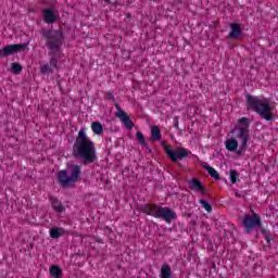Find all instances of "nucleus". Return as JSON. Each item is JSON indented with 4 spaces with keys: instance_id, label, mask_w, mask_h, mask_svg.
Segmentation results:
<instances>
[{
    "instance_id": "nucleus-1",
    "label": "nucleus",
    "mask_w": 278,
    "mask_h": 278,
    "mask_svg": "<svg viewBox=\"0 0 278 278\" xmlns=\"http://www.w3.org/2000/svg\"><path fill=\"white\" fill-rule=\"evenodd\" d=\"M41 36L45 38L46 47L50 50V64H43L40 67L41 75H49V73H53V68H58V53H60V49H62V45H64V31L62 29H41Z\"/></svg>"
},
{
    "instance_id": "nucleus-2",
    "label": "nucleus",
    "mask_w": 278,
    "mask_h": 278,
    "mask_svg": "<svg viewBox=\"0 0 278 278\" xmlns=\"http://www.w3.org/2000/svg\"><path fill=\"white\" fill-rule=\"evenodd\" d=\"M72 155L75 160H79L84 166L94 164L99 157L97 156V148L94 142L86 135V129L81 128L75 139Z\"/></svg>"
},
{
    "instance_id": "nucleus-3",
    "label": "nucleus",
    "mask_w": 278,
    "mask_h": 278,
    "mask_svg": "<svg viewBox=\"0 0 278 278\" xmlns=\"http://www.w3.org/2000/svg\"><path fill=\"white\" fill-rule=\"evenodd\" d=\"M245 99L248 110L257 113L264 121H268L270 123L275 121L273 108L270 106L268 99H261L260 97L251 96L250 93L245 96Z\"/></svg>"
},
{
    "instance_id": "nucleus-4",
    "label": "nucleus",
    "mask_w": 278,
    "mask_h": 278,
    "mask_svg": "<svg viewBox=\"0 0 278 278\" xmlns=\"http://www.w3.org/2000/svg\"><path fill=\"white\" fill-rule=\"evenodd\" d=\"M81 179V165L72 164L67 169L60 170L58 181L64 189L73 188Z\"/></svg>"
},
{
    "instance_id": "nucleus-5",
    "label": "nucleus",
    "mask_w": 278,
    "mask_h": 278,
    "mask_svg": "<svg viewBox=\"0 0 278 278\" xmlns=\"http://www.w3.org/2000/svg\"><path fill=\"white\" fill-rule=\"evenodd\" d=\"M140 211L148 216H154V218H162L165 223H173L177 220V213L170 207H162L157 204H142Z\"/></svg>"
},
{
    "instance_id": "nucleus-6",
    "label": "nucleus",
    "mask_w": 278,
    "mask_h": 278,
    "mask_svg": "<svg viewBox=\"0 0 278 278\" xmlns=\"http://www.w3.org/2000/svg\"><path fill=\"white\" fill-rule=\"evenodd\" d=\"M238 123L239 127L237 128V138H239V140H242L240 149L237 151L238 155H240L241 153H244V151H247V144L249 143L250 138L249 127L251 126V123L247 117H241Z\"/></svg>"
},
{
    "instance_id": "nucleus-7",
    "label": "nucleus",
    "mask_w": 278,
    "mask_h": 278,
    "mask_svg": "<svg viewBox=\"0 0 278 278\" xmlns=\"http://www.w3.org/2000/svg\"><path fill=\"white\" fill-rule=\"evenodd\" d=\"M161 147H163L167 157H169L174 164H179V160H186V157L192 155V151L184 147H179L176 150L170 149V146H167L165 141L161 142Z\"/></svg>"
},
{
    "instance_id": "nucleus-8",
    "label": "nucleus",
    "mask_w": 278,
    "mask_h": 278,
    "mask_svg": "<svg viewBox=\"0 0 278 278\" xmlns=\"http://www.w3.org/2000/svg\"><path fill=\"white\" fill-rule=\"evenodd\" d=\"M242 227H244L247 233H251L256 227L263 229L262 218H260L257 213H253L252 215L247 214L242 219Z\"/></svg>"
},
{
    "instance_id": "nucleus-9",
    "label": "nucleus",
    "mask_w": 278,
    "mask_h": 278,
    "mask_svg": "<svg viewBox=\"0 0 278 278\" xmlns=\"http://www.w3.org/2000/svg\"><path fill=\"white\" fill-rule=\"evenodd\" d=\"M27 45L28 43H15L5 46L0 49V58H8L9 55H14L21 51H25V49H27Z\"/></svg>"
},
{
    "instance_id": "nucleus-10",
    "label": "nucleus",
    "mask_w": 278,
    "mask_h": 278,
    "mask_svg": "<svg viewBox=\"0 0 278 278\" xmlns=\"http://www.w3.org/2000/svg\"><path fill=\"white\" fill-rule=\"evenodd\" d=\"M115 108L117 110L115 116L119 118L121 123H123L126 129H134V122L131 121L129 115L125 111L121 110V106L118 104H115Z\"/></svg>"
},
{
    "instance_id": "nucleus-11",
    "label": "nucleus",
    "mask_w": 278,
    "mask_h": 278,
    "mask_svg": "<svg viewBox=\"0 0 278 278\" xmlns=\"http://www.w3.org/2000/svg\"><path fill=\"white\" fill-rule=\"evenodd\" d=\"M230 29L231 31L228 34V38L231 40H238L242 36V24L231 23Z\"/></svg>"
},
{
    "instance_id": "nucleus-12",
    "label": "nucleus",
    "mask_w": 278,
    "mask_h": 278,
    "mask_svg": "<svg viewBox=\"0 0 278 278\" xmlns=\"http://www.w3.org/2000/svg\"><path fill=\"white\" fill-rule=\"evenodd\" d=\"M49 201H50L51 206L54 210V212L62 214V212H64V210H66V207H64V204H62V202L58 198L50 195Z\"/></svg>"
},
{
    "instance_id": "nucleus-13",
    "label": "nucleus",
    "mask_w": 278,
    "mask_h": 278,
    "mask_svg": "<svg viewBox=\"0 0 278 278\" xmlns=\"http://www.w3.org/2000/svg\"><path fill=\"white\" fill-rule=\"evenodd\" d=\"M189 186L191 190H197L198 192H201L202 194H207V189L203 187V184H201V180L198 178H193L191 181H189Z\"/></svg>"
},
{
    "instance_id": "nucleus-14",
    "label": "nucleus",
    "mask_w": 278,
    "mask_h": 278,
    "mask_svg": "<svg viewBox=\"0 0 278 278\" xmlns=\"http://www.w3.org/2000/svg\"><path fill=\"white\" fill-rule=\"evenodd\" d=\"M55 13L51 9H43V21L48 23V25L53 24L56 21Z\"/></svg>"
},
{
    "instance_id": "nucleus-15",
    "label": "nucleus",
    "mask_w": 278,
    "mask_h": 278,
    "mask_svg": "<svg viewBox=\"0 0 278 278\" xmlns=\"http://www.w3.org/2000/svg\"><path fill=\"white\" fill-rule=\"evenodd\" d=\"M162 140V131L160 130V126H152L151 127V141L157 142Z\"/></svg>"
},
{
    "instance_id": "nucleus-16",
    "label": "nucleus",
    "mask_w": 278,
    "mask_h": 278,
    "mask_svg": "<svg viewBox=\"0 0 278 278\" xmlns=\"http://www.w3.org/2000/svg\"><path fill=\"white\" fill-rule=\"evenodd\" d=\"M137 140L141 147H144L148 151V153H151V147H149V142H147V139L144 138V135L140 131H137Z\"/></svg>"
},
{
    "instance_id": "nucleus-17",
    "label": "nucleus",
    "mask_w": 278,
    "mask_h": 278,
    "mask_svg": "<svg viewBox=\"0 0 278 278\" xmlns=\"http://www.w3.org/2000/svg\"><path fill=\"white\" fill-rule=\"evenodd\" d=\"M203 168L205 170H207L208 175H211L213 177V179H215L216 181L220 180V175L218 174V172L216 169H214V167H212L207 163H205L203 165Z\"/></svg>"
},
{
    "instance_id": "nucleus-18",
    "label": "nucleus",
    "mask_w": 278,
    "mask_h": 278,
    "mask_svg": "<svg viewBox=\"0 0 278 278\" xmlns=\"http://www.w3.org/2000/svg\"><path fill=\"white\" fill-rule=\"evenodd\" d=\"M161 278H173V269H170V265L164 264L161 267Z\"/></svg>"
},
{
    "instance_id": "nucleus-19",
    "label": "nucleus",
    "mask_w": 278,
    "mask_h": 278,
    "mask_svg": "<svg viewBox=\"0 0 278 278\" xmlns=\"http://www.w3.org/2000/svg\"><path fill=\"white\" fill-rule=\"evenodd\" d=\"M50 275L53 278H62V268L59 265H52L50 267Z\"/></svg>"
},
{
    "instance_id": "nucleus-20",
    "label": "nucleus",
    "mask_w": 278,
    "mask_h": 278,
    "mask_svg": "<svg viewBox=\"0 0 278 278\" xmlns=\"http://www.w3.org/2000/svg\"><path fill=\"white\" fill-rule=\"evenodd\" d=\"M91 129L96 136H101V134H103V125L100 122H93L91 124Z\"/></svg>"
},
{
    "instance_id": "nucleus-21",
    "label": "nucleus",
    "mask_w": 278,
    "mask_h": 278,
    "mask_svg": "<svg viewBox=\"0 0 278 278\" xmlns=\"http://www.w3.org/2000/svg\"><path fill=\"white\" fill-rule=\"evenodd\" d=\"M227 151H236L238 149V140L231 138L226 141Z\"/></svg>"
},
{
    "instance_id": "nucleus-22",
    "label": "nucleus",
    "mask_w": 278,
    "mask_h": 278,
    "mask_svg": "<svg viewBox=\"0 0 278 278\" xmlns=\"http://www.w3.org/2000/svg\"><path fill=\"white\" fill-rule=\"evenodd\" d=\"M64 229L62 228H51L50 229V237L53 238V240H58L62 236V232Z\"/></svg>"
},
{
    "instance_id": "nucleus-23",
    "label": "nucleus",
    "mask_w": 278,
    "mask_h": 278,
    "mask_svg": "<svg viewBox=\"0 0 278 278\" xmlns=\"http://www.w3.org/2000/svg\"><path fill=\"white\" fill-rule=\"evenodd\" d=\"M11 71L15 75H21V73H23V65H21L20 63H12Z\"/></svg>"
},
{
    "instance_id": "nucleus-24",
    "label": "nucleus",
    "mask_w": 278,
    "mask_h": 278,
    "mask_svg": "<svg viewBox=\"0 0 278 278\" xmlns=\"http://www.w3.org/2000/svg\"><path fill=\"white\" fill-rule=\"evenodd\" d=\"M199 203L206 210V212H212V204H208L207 201L200 199Z\"/></svg>"
},
{
    "instance_id": "nucleus-25",
    "label": "nucleus",
    "mask_w": 278,
    "mask_h": 278,
    "mask_svg": "<svg viewBox=\"0 0 278 278\" xmlns=\"http://www.w3.org/2000/svg\"><path fill=\"white\" fill-rule=\"evenodd\" d=\"M261 233L264 236L267 244H270V232L266 230L265 228H261Z\"/></svg>"
},
{
    "instance_id": "nucleus-26",
    "label": "nucleus",
    "mask_w": 278,
    "mask_h": 278,
    "mask_svg": "<svg viewBox=\"0 0 278 278\" xmlns=\"http://www.w3.org/2000/svg\"><path fill=\"white\" fill-rule=\"evenodd\" d=\"M230 181L231 184H236L238 181V170L236 169L230 170Z\"/></svg>"
},
{
    "instance_id": "nucleus-27",
    "label": "nucleus",
    "mask_w": 278,
    "mask_h": 278,
    "mask_svg": "<svg viewBox=\"0 0 278 278\" xmlns=\"http://www.w3.org/2000/svg\"><path fill=\"white\" fill-rule=\"evenodd\" d=\"M175 124H174V127H179V117H175Z\"/></svg>"
},
{
    "instance_id": "nucleus-28",
    "label": "nucleus",
    "mask_w": 278,
    "mask_h": 278,
    "mask_svg": "<svg viewBox=\"0 0 278 278\" xmlns=\"http://www.w3.org/2000/svg\"><path fill=\"white\" fill-rule=\"evenodd\" d=\"M235 197H237V199H242L243 195L240 192L236 191Z\"/></svg>"
},
{
    "instance_id": "nucleus-29",
    "label": "nucleus",
    "mask_w": 278,
    "mask_h": 278,
    "mask_svg": "<svg viewBox=\"0 0 278 278\" xmlns=\"http://www.w3.org/2000/svg\"><path fill=\"white\" fill-rule=\"evenodd\" d=\"M108 98L111 99L112 101H114V94L108 93Z\"/></svg>"
},
{
    "instance_id": "nucleus-30",
    "label": "nucleus",
    "mask_w": 278,
    "mask_h": 278,
    "mask_svg": "<svg viewBox=\"0 0 278 278\" xmlns=\"http://www.w3.org/2000/svg\"><path fill=\"white\" fill-rule=\"evenodd\" d=\"M106 140H109L110 142H112V138H106Z\"/></svg>"
},
{
    "instance_id": "nucleus-31",
    "label": "nucleus",
    "mask_w": 278,
    "mask_h": 278,
    "mask_svg": "<svg viewBox=\"0 0 278 278\" xmlns=\"http://www.w3.org/2000/svg\"><path fill=\"white\" fill-rule=\"evenodd\" d=\"M106 3H110V0H104Z\"/></svg>"
}]
</instances>
